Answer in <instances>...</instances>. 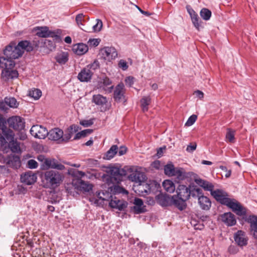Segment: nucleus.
Returning a JSON list of instances; mask_svg holds the SVG:
<instances>
[{
  "label": "nucleus",
  "instance_id": "nucleus-1",
  "mask_svg": "<svg viewBox=\"0 0 257 257\" xmlns=\"http://www.w3.org/2000/svg\"><path fill=\"white\" fill-rule=\"evenodd\" d=\"M15 133L7 126L4 129H0V147L7 148L8 146L13 153L21 152L20 144L15 138Z\"/></svg>",
  "mask_w": 257,
  "mask_h": 257
},
{
  "label": "nucleus",
  "instance_id": "nucleus-2",
  "mask_svg": "<svg viewBox=\"0 0 257 257\" xmlns=\"http://www.w3.org/2000/svg\"><path fill=\"white\" fill-rule=\"evenodd\" d=\"M42 182L45 188L55 190L62 183L64 179L63 174L55 170H48L42 175Z\"/></svg>",
  "mask_w": 257,
  "mask_h": 257
},
{
  "label": "nucleus",
  "instance_id": "nucleus-3",
  "mask_svg": "<svg viewBox=\"0 0 257 257\" xmlns=\"http://www.w3.org/2000/svg\"><path fill=\"white\" fill-rule=\"evenodd\" d=\"M106 173L109 175L111 181L114 183H118L122 181L125 171L122 169L114 166H109L106 168Z\"/></svg>",
  "mask_w": 257,
  "mask_h": 257
},
{
  "label": "nucleus",
  "instance_id": "nucleus-4",
  "mask_svg": "<svg viewBox=\"0 0 257 257\" xmlns=\"http://www.w3.org/2000/svg\"><path fill=\"white\" fill-rule=\"evenodd\" d=\"M225 205L238 216H243L246 213V209L234 198H229Z\"/></svg>",
  "mask_w": 257,
  "mask_h": 257
},
{
  "label": "nucleus",
  "instance_id": "nucleus-5",
  "mask_svg": "<svg viewBox=\"0 0 257 257\" xmlns=\"http://www.w3.org/2000/svg\"><path fill=\"white\" fill-rule=\"evenodd\" d=\"M4 55L12 60L18 59L21 57L22 53L21 50L18 48L15 44L10 43L7 46L4 51Z\"/></svg>",
  "mask_w": 257,
  "mask_h": 257
},
{
  "label": "nucleus",
  "instance_id": "nucleus-6",
  "mask_svg": "<svg viewBox=\"0 0 257 257\" xmlns=\"http://www.w3.org/2000/svg\"><path fill=\"white\" fill-rule=\"evenodd\" d=\"M31 134L36 138L44 139L48 136V131L45 127L34 125L30 130Z\"/></svg>",
  "mask_w": 257,
  "mask_h": 257
},
{
  "label": "nucleus",
  "instance_id": "nucleus-7",
  "mask_svg": "<svg viewBox=\"0 0 257 257\" xmlns=\"http://www.w3.org/2000/svg\"><path fill=\"white\" fill-rule=\"evenodd\" d=\"M211 195L217 202L224 205L229 198L228 193L222 189L213 190Z\"/></svg>",
  "mask_w": 257,
  "mask_h": 257
},
{
  "label": "nucleus",
  "instance_id": "nucleus-8",
  "mask_svg": "<svg viewBox=\"0 0 257 257\" xmlns=\"http://www.w3.org/2000/svg\"><path fill=\"white\" fill-rule=\"evenodd\" d=\"M8 123L10 127L15 130H21L24 127L23 119L19 116H13L8 119Z\"/></svg>",
  "mask_w": 257,
  "mask_h": 257
},
{
  "label": "nucleus",
  "instance_id": "nucleus-9",
  "mask_svg": "<svg viewBox=\"0 0 257 257\" xmlns=\"http://www.w3.org/2000/svg\"><path fill=\"white\" fill-rule=\"evenodd\" d=\"M100 53L105 60L110 61L117 56V52L113 47H104L100 50Z\"/></svg>",
  "mask_w": 257,
  "mask_h": 257
},
{
  "label": "nucleus",
  "instance_id": "nucleus-10",
  "mask_svg": "<svg viewBox=\"0 0 257 257\" xmlns=\"http://www.w3.org/2000/svg\"><path fill=\"white\" fill-rule=\"evenodd\" d=\"M125 88L124 85L122 83H119L115 88L113 97L115 101L122 102L125 101Z\"/></svg>",
  "mask_w": 257,
  "mask_h": 257
},
{
  "label": "nucleus",
  "instance_id": "nucleus-11",
  "mask_svg": "<svg viewBox=\"0 0 257 257\" xmlns=\"http://www.w3.org/2000/svg\"><path fill=\"white\" fill-rule=\"evenodd\" d=\"M37 179V175L31 171L26 172L21 175V182L27 185L34 184Z\"/></svg>",
  "mask_w": 257,
  "mask_h": 257
},
{
  "label": "nucleus",
  "instance_id": "nucleus-12",
  "mask_svg": "<svg viewBox=\"0 0 257 257\" xmlns=\"http://www.w3.org/2000/svg\"><path fill=\"white\" fill-rule=\"evenodd\" d=\"M177 196L185 201L188 200L190 197L189 186L184 185H179L176 189Z\"/></svg>",
  "mask_w": 257,
  "mask_h": 257
},
{
  "label": "nucleus",
  "instance_id": "nucleus-13",
  "mask_svg": "<svg viewBox=\"0 0 257 257\" xmlns=\"http://www.w3.org/2000/svg\"><path fill=\"white\" fill-rule=\"evenodd\" d=\"M234 239L236 244L239 246H243L247 244V237L245 233L242 230H238L234 234Z\"/></svg>",
  "mask_w": 257,
  "mask_h": 257
},
{
  "label": "nucleus",
  "instance_id": "nucleus-14",
  "mask_svg": "<svg viewBox=\"0 0 257 257\" xmlns=\"http://www.w3.org/2000/svg\"><path fill=\"white\" fill-rule=\"evenodd\" d=\"M127 203L123 200L116 197L112 198L109 202V206L114 209L121 211L126 207Z\"/></svg>",
  "mask_w": 257,
  "mask_h": 257
},
{
  "label": "nucleus",
  "instance_id": "nucleus-15",
  "mask_svg": "<svg viewBox=\"0 0 257 257\" xmlns=\"http://www.w3.org/2000/svg\"><path fill=\"white\" fill-rule=\"evenodd\" d=\"M128 179L131 181L141 185L142 183L144 182L146 180V176L142 172L135 171L128 176Z\"/></svg>",
  "mask_w": 257,
  "mask_h": 257
},
{
  "label": "nucleus",
  "instance_id": "nucleus-16",
  "mask_svg": "<svg viewBox=\"0 0 257 257\" xmlns=\"http://www.w3.org/2000/svg\"><path fill=\"white\" fill-rule=\"evenodd\" d=\"M93 74V72L85 67L78 73L77 78L81 82H88L91 79Z\"/></svg>",
  "mask_w": 257,
  "mask_h": 257
},
{
  "label": "nucleus",
  "instance_id": "nucleus-17",
  "mask_svg": "<svg viewBox=\"0 0 257 257\" xmlns=\"http://www.w3.org/2000/svg\"><path fill=\"white\" fill-rule=\"evenodd\" d=\"M19 73L16 70L13 69L3 70L1 73V77L5 81H9L10 79H14L18 77Z\"/></svg>",
  "mask_w": 257,
  "mask_h": 257
},
{
  "label": "nucleus",
  "instance_id": "nucleus-18",
  "mask_svg": "<svg viewBox=\"0 0 257 257\" xmlns=\"http://www.w3.org/2000/svg\"><path fill=\"white\" fill-rule=\"evenodd\" d=\"M220 217L222 221L227 226H233L236 222L235 215L231 212L224 213Z\"/></svg>",
  "mask_w": 257,
  "mask_h": 257
},
{
  "label": "nucleus",
  "instance_id": "nucleus-19",
  "mask_svg": "<svg viewBox=\"0 0 257 257\" xmlns=\"http://www.w3.org/2000/svg\"><path fill=\"white\" fill-rule=\"evenodd\" d=\"M15 62L13 60L5 57H0V68L3 70L11 69L14 68Z\"/></svg>",
  "mask_w": 257,
  "mask_h": 257
},
{
  "label": "nucleus",
  "instance_id": "nucleus-20",
  "mask_svg": "<svg viewBox=\"0 0 257 257\" xmlns=\"http://www.w3.org/2000/svg\"><path fill=\"white\" fill-rule=\"evenodd\" d=\"M63 132L62 130L55 128L48 132V137L49 139L54 141H63Z\"/></svg>",
  "mask_w": 257,
  "mask_h": 257
},
{
  "label": "nucleus",
  "instance_id": "nucleus-21",
  "mask_svg": "<svg viewBox=\"0 0 257 257\" xmlns=\"http://www.w3.org/2000/svg\"><path fill=\"white\" fill-rule=\"evenodd\" d=\"M198 201L200 207L202 210H208L211 206V202L210 199L204 196L203 194L199 197Z\"/></svg>",
  "mask_w": 257,
  "mask_h": 257
},
{
  "label": "nucleus",
  "instance_id": "nucleus-22",
  "mask_svg": "<svg viewBox=\"0 0 257 257\" xmlns=\"http://www.w3.org/2000/svg\"><path fill=\"white\" fill-rule=\"evenodd\" d=\"M79 127L76 125H72L70 126L65 134H63V141L67 142L70 140L72 137L73 135L78 131Z\"/></svg>",
  "mask_w": 257,
  "mask_h": 257
},
{
  "label": "nucleus",
  "instance_id": "nucleus-23",
  "mask_svg": "<svg viewBox=\"0 0 257 257\" xmlns=\"http://www.w3.org/2000/svg\"><path fill=\"white\" fill-rule=\"evenodd\" d=\"M72 50L75 54L78 55H82L88 51V48L87 45L85 44L78 43L73 46Z\"/></svg>",
  "mask_w": 257,
  "mask_h": 257
},
{
  "label": "nucleus",
  "instance_id": "nucleus-24",
  "mask_svg": "<svg viewBox=\"0 0 257 257\" xmlns=\"http://www.w3.org/2000/svg\"><path fill=\"white\" fill-rule=\"evenodd\" d=\"M172 201L173 205H174L180 210H183L186 208V201L178 198L176 195L172 196Z\"/></svg>",
  "mask_w": 257,
  "mask_h": 257
},
{
  "label": "nucleus",
  "instance_id": "nucleus-25",
  "mask_svg": "<svg viewBox=\"0 0 257 257\" xmlns=\"http://www.w3.org/2000/svg\"><path fill=\"white\" fill-rule=\"evenodd\" d=\"M17 46L18 48L21 50L22 55L25 51L31 52L34 49V47L31 42L27 40L19 42Z\"/></svg>",
  "mask_w": 257,
  "mask_h": 257
},
{
  "label": "nucleus",
  "instance_id": "nucleus-26",
  "mask_svg": "<svg viewBox=\"0 0 257 257\" xmlns=\"http://www.w3.org/2000/svg\"><path fill=\"white\" fill-rule=\"evenodd\" d=\"M188 13H189L192 22L194 27L197 29L199 30L200 24L199 23V18L197 14L189 6L186 7Z\"/></svg>",
  "mask_w": 257,
  "mask_h": 257
},
{
  "label": "nucleus",
  "instance_id": "nucleus-27",
  "mask_svg": "<svg viewBox=\"0 0 257 257\" xmlns=\"http://www.w3.org/2000/svg\"><path fill=\"white\" fill-rule=\"evenodd\" d=\"M195 182L205 191H210V194H211V192H213L214 185L211 182L201 179H196Z\"/></svg>",
  "mask_w": 257,
  "mask_h": 257
},
{
  "label": "nucleus",
  "instance_id": "nucleus-28",
  "mask_svg": "<svg viewBox=\"0 0 257 257\" xmlns=\"http://www.w3.org/2000/svg\"><path fill=\"white\" fill-rule=\"evenodd\" d=\"M92 102L96 105L102 107L106 104L107 100L106 97L101 94H95L92 96Z\"/></svg>",
  "mask_w": 257,
  "mask_h": 257
},
{
  "label": "nucleus",
  "instance_id": "nucleus-29",
  "mask_svg": "<svg viewBox=\"0 0 257 257\" xmlns=\"http://www.w3.org/2000/svg\"><path fill=\"white\" fill-rule=\"evenodd\" d=\"M134 203L135 204L134 210L136 213L139 214L145 211L143 201L141 199L135 198Z\"/></svg>",
  "mask_w": 257,
  "mask_h": 257
},
{
  "label": "nucleus",
  "instance_id": "nucleus-30",
  "mask_svg": "<svg viewBox=\"0 0 257 257\" xmlns=\"http://www.w3.org/2000/svg\"><path fill=\"white\" fill-rule=\"evenodd\" d=\"M111 81L109 78L105 77L100 79L97 84V88L102 90H106V87L111 84Z\"/></svg>",
  "mask_w": 257,
  "mask_h": 257
},
{
  "label": "nucleus",
  "instance_id": "nucleus-31",
  "mask_svg": "<svg viewBox=\"0 0 257 257\" xmlns=\"http://www.w3.org/2000/svg\"><path fill=\"white\" fill-rule=\"evenodd\" d=\"M55 59L59 64L64 65L68 60V54L67 52H61L57 53Z\"/></svg>",
  "mask_w": 257,
  "mask_h": 257
},
{
  "label": "nucleus",
  "instance_id": "nucleus-32",
  "mask_svg": "<svg viewBox=\"0 0 257 257\" xmlns=\"http://www.w3.org/2000/svg\"><path fill=\"white\" fill-rule=\"evenodd\" d=\"M189 192L190 196L195 198L198 199L203 194L202 190L196 186H189Z\"/></svg>",
  "mask_w": 257,
  "mask_h": 257
},
{
  "label": "nucleus",
  "instance_id": "nucleus-33",
  "mask_svg": "<svg viewBox=\"0 0 257 257\" xmlns=\"http://www.w3.org/2000/svg\"><path fill=\"white\" fill-rule=\"evenodd\" d=\"M250 232L254 238L257 239V216H253L250 221Z\"/></svg>",
  "mask_w": 257,
  "mask_h": 257
},
{
  "label": "nucleus",
  "instance_id": "nucleus-34",
  "mask_svg": "<svg viewBox=\"0 0 257 257\" xmlns=\"http://www.w3.org/2000/svg\"><path fill=\"white\" fill-rule=\"evenodd\" d=\"M7 161V164L13 167H17V166H20V158L17 156L12 155L9 156L8 158Z\"/></svg>",
  "mask_w": 257,
  "mask_h": 257
},
{
  "label": "nucleus",
  "instance_id": "nucleus-35",
  "mask_svg": "<svg viewBox=\"0 0 257 257\" xmlns=\"http://www.w3.org/2000/svg\"><path fill=\"white\" fill-rule=\"evenodd\" d=\"M157 202L162 206H168L170 204V198L167 196L160 194L156 197Z\"/></svg>",
  "mask_w": 257,
  "mask_h": 257
},
{
  "label": "nucleus",
  "instance_id": "nucleus-36",
  "mask_svg": "<svg viewBox=\"0 0 257 257\" xmlns=\"http://www.w3.org/2000/svg\"><path fill=\"white\" fill-rule=\"evenodd\" d=\"M163 186L164 189L168 192L172 193L175 190L174 183L171 180H166L163 182Z\"/></svg>",
  "mask_w": 257,
  "mask_h": 257
},
{
  "label": "nucleus",
  "instance_id": "nucleus-37",
  "mask_svg": "<svg viewBox=\"0 0 257 257\" xmlns=\"http://www.w3.org/2000/svg\"><path fill=\"white\" fill-rule=\"evenodd\" d=\"M48 27H38L35 28L36 31V35L40 38H47Z\"/></svg>",
  "mask_w": 257,
  "mask_h": 257
},
{
  "label": "nucleus",
  "instance_id": "nucleus-38",
  "mask_svg": "<svg viewBox=\"0 0 257 257\" xmlns=\"http://www.w3.org/2000/svg\"><path fill=\"white\" fill-rule=\"evenodd\" d=\"M151 102V98L150 96H144L140 100L141 106L144 112L147 111L148 110V106Z\"/></svg>",
  "mask_w": 257,
  "mask_h": 257
},
{
  "label": "nucleus",
  "instance_id": "nucleus-39",
  "mask_svg": "<svg viewBox=\"0 0 257 257\" xmlns=\"http://www.w3.org/2000/svg\"><path fill=\"white\" fill-rule=\"evenodd\" d=\"M5 98V101L7 104L8 107L12 108H17L19 105V103L18 102L17 99L14 97H6Z\"/></svg>",
  "mask_w": 257,
  "mask_h": 257
},
{
  "label": "nucleus",
  "instance_id": "nucleus-40",
  "mask_svg": "<svg viewBox=\"0 0 257 257\" xmlns=\"http://www.w3.org/2000/svg\"><path fill=\"white\" fill-rule=\"evenodd\" d=\"M62 34V30L61 29H57L55 31L48 30L47 38L51 37L54 38L56 41L59 42L61 41L60 36Z\"/></svg>",
  "mask_w": 257,
  "mask_h": 257
},
{
  "label": "nucleus",
  "instance_id": "nucleus-41",
  "mask_svg": "<svg viewBox=\"0 0 257 257\" xmlns=\"http://www.w3.org/2000/svg\"><path fill=\"white\" fill-rule=\"evenodd\" d=\"M173 176L176 177L177 178L180 180H183L186 177L184 170L181 168H176Z\"/></svg>",
  "mask_w": 257,
  "mask_h": 257
},
{
  "label": "nucleus",
  "instance_id": "nucleus-42",
  "mask_svg": "<svg viewBox=\"0 0 257 257\" xmlns=\"http://www.w3.org/2000/svg\"><path fill=\"white\" fill-rule=\"evenodd\" d=\"M118 148L116 145L112 146L105 154L106 158L110 160L114 157L117 152Z\"/></svg>",
  "mask_w": 257,
  "mask_h": 257
},
{
  "label": "nucleus",
  "instance_id": "nucleus-43",
  "mask_svg": "<svg viewBox=\"0 0 257 257\" xmlns=\"http://www.w3.org/2000/svg\"><path fill=\"white\" fill-rule=\"evenodd\" d=\"M175 169L172 164H168L164 166V173L168 176H173Z\"/></svg>",
  "mask_w": 257,
  "mask_h": 257
},
{
  "label": "nucleus",
  "instance_id": "nucleus-44",
  "mask_svg": "<svg viewBox=\"0 0 257 257\" xmlns=\"http://www.w3.org/2000/svg\"><path fill=\"white\" fill-rule=\"evenodd\" d=\"M78 186L81 190L85 192H89L92 188L91 185L82 180L78 181Z\"/></svg>",
  "mask_w": 257,
  "mask_h": 257
},
{
  "label": "nucleus",
  "instance_id": "nucleus-45",
  "mask_svg": "<svg viewBox=\"0 0 257 257\" xmlns=\"http://www.w3.org/2000/svg\"><path fill=\"white\" fill-rule=\"evenodd\" d=\"M211 14V12L206 8L202 9L200 12V16L205 21H208L210 19Z\"/></svg>",
  "mask_w": 257,
  "mask_h": 257
},
{
  "label": "nucleus",
  "instance_id": "nucleus-46",
  "mask_svg": "<svg viewBox=\"0 0 257 257\" xmlns=\"http://www.w3.org/2000/svg\"><path fill=\"white\" fill-rule=\"evenodd\" d=\"M235 132L230 128H227L225 138L226 141L229 143H233L234 141Z\"/></svg>",
  "mask_w": 257,
  "mask_h": 257
},
{
  "label": "nucleus",
  "instance_id": "nucleus-47",
  "mask_svg": "<svg viewBox=\"0 0 257 257\" xmlns=\"http://www.w3.org/2000/svg\"><path fill=\"white\" fill-rule=\"evenodd\" d=\"M42 95V92L39 89L34 88L29 91V96L35 99H38Z\"/></svg>",
  "mask_w": 257,
  "mask_h": 257
},
{
  "label": "nucleus",
  "instance_id": "nucleus-48",
  "mask_svg": "<svg viewBox=\"0 0 257 257\" xmlns=\"http://www.w3.org/2000/svg\"><path fill=\"white\" fill-rule=\"evenodd\" d=\"M51 168L57 169L58 170H63L65 169V166L62 164L59 163L56 160L53 159Z\"/></svg>",
  "mask_w": 257,
  "mask_h": 257
},
{
  "label": "nucleus",
  "instance_id": "nucleus-49",
  "mask_svg": "<svg viewBox=\"0 0 257 257\" xmlns=\"http://www.w3.org/2000/svg\"><path fill=\"white\" fill-rule=\"evenodd\" d=\"M113 192L114 194H127L128 192L123 188L118 185H114L113 187Z\"/></svg>",
  "mask_w": 257,
  "mask_h": 257
},
{
  "label": "nucleus",
  "instance_id": "nucleus-50",
  "mask_svg": "<svg viewBox=\"0 0 257 257\" xmlns=\"http://www.w3.org/2000/svg\"><path fill=\"white\" fill-rule=\"evenodd\" d=\"M197 115L193 114L191 115L185 123V125L190 126L193 125L197 119Z\"/></svg>",
  "mask_w": 257,
  "mask_h": 257
},
{
  "label": "nucleus",
  "instance_id": "nucleus-51",
  "mask_svg": "<svg viewBox=\"0 0 257 257\" xmlns=\"http://www.w3.org/2000/svg\"><path fill=\"white\" fill-rule=\"evenodd\" d=\"M38 163L33 159H31L28 161L27 167L31 169H36L38 167Z\"/></svg>",
  "mask_w": 257,
  "mask_h": 257
},
{
  "label": "nucleus",
  "instance_id": "nucleus-52",
  "mask_svg": "<svg viewBox=\"0 0 257 257\" xmlns=\"http://www.w3.org/2000/svg\"><path fill=\"white\" fill-rule=\"evenodd\" d=\"M53 161L52 159L46 158L43 164V169L51 168V165Z\"/></svg>",
  "mask_w": 257,
  "mask_h": 257
},
{
  "label": "nucleus",
  "instance_id": "nucleus-53",
  "mask_svg": "<svg viewBox=\"0 0 257 257\" xmlns=\"http://www.w3.org/2000/svg\"><path fill=\"white\" fill-rule=\"evenodd\" d=\"M76 22L77 23V25L81 27V26H82V21L84 20V15L83 14H79L77 15L75 18Z\"/></svg>",
  "mask_w": 257,
  "mask_h": 257
},
{
  "label": "nucleus",
  "instance_id": "nucleus-54",
  "mask_svg": "<svg viewBox=\"0 0 257 257\" xmlns=\"http://www.w3.org/2000/svg\"><path fill=\"white\" fill-rule=\"evenodd\" d=\"M9 107L5 101V98L4 100H0V110L4 112H8Z\"/></svg>",
  "mask_w": 257,
  "mask_h": 257
},
{
  "label": "nucleus",
  "instance_id": "nucleus-55",
  "mask_svg": "<svg viewBox=\"0 0 257 257\" xmlns=\"http://www.w3.org/2000/svg\"><path fill=\"white\" fill-rule=\"evenodd\" d=\"M102 27V22L100 20H97V23L93 26L94 31H100Z\"/></svg>",
  "mask_w": 257,
  "mask_h": 257
},
{
  "label": "nucleus",
  "instance_id": "nucleus-56",
  "mask_svg": "<svg viewBox=\"0 0 257 257\" xmlns=\"http://www.w3.org/2000/svg\"><path fill=\"white\" fill-rule=\"evenodd\" d=\"M118 65L119 67L121 68L122 70L124 71L126 70L128 68V65L127 64L126 62L123 59H121L119 60Z\"/></svg>",
  "mask_w": 257,
  "mask_h": 257
},
{
  "label": "nucleus",
  "instance_id": "nucleus-57",
  "mask_svg": "<svg viewBox=\"0 0 257 257\" xmlns=\"http://www.w3.org/2000/svg\"><path fill=\"white\" fill-rule=\"evenodd\" d=\"M100 43V40L98 39H90L88 40V43L91 46H97Z\"/></svg>",
  "mask_w": 257,
  "mask_h": 257
},
{
  "label": "nucleus",
  "instance_id": "nucleus-58",
  "mask_svg": "<svg viewBox=\"0 0 257 257\" xmlns=\"http://www.w3.org/2000/svg\"><path fill=\"white\" fill-rule=\"evenodd\" d=\"M134 77L132 76H128L125 79V82L127 86L129 87L132 86L134 83Z\"/></svg>",
  "mask_w": 257,
  "mask_h": 257
},
{
  "label": "nucleus",
  "instance_id": "nucleus-59",
  "mask_svg": "<svg viewBox=\"0 0 257 257\" xmlns=\"http://www.w3.org/2000/svg\"><path fill=\"white\" fill-rule=\"evenodd\" d=\"M93 120L91 119L82 120L80 122V124L85 127L90 126L93 124Z\"/></svg>",
  "mask_w": 257,
  "mask_h": 257
},
{
  "label": "nucleus",
  "instance_id": "nucleus-60",
  "mask_svg": "<svg viewBox=\"0 0 257 257\" xmlns=\"http://www.w3.org/2000/svg\"><path fill=\"white\" fill-rule=\"evenodd\" d=\"M228 251L231 254H235L238 252V249L235 245H230L228 247Z\"/></svg>",
  "mask_w": 257,
  "mask_h": 257
},
{
  "label": "nucleus",
  "instance_id": "nucleus-61",
  "mask_svg": "<svg viewBox=\"0 0 257 257\" xmlns=\"http://www.w3.org/2000/svg\"><path fill=\"white\" fill-rule=\"evenodd\" d=\"M6 121L5 118L0 114V129H4L6 127Z\"/></svg>",
  "mask_w": 257,
  "mask_h": 257
},
{
  "label": "nucleus",
  "instance_id": "nucleus-62",
  "mask_svg": "<svg viewBox=\"0 0 257 257\" xmlns=\"http://www.w3.org/2000/svg\"><path fill=\"white\" fill-rule=\"evenodd\" d=\"M197 145L196 144H194L193 145H192L190 144V145H188L186 148V151L188 152H193L194 151H195L196 149Z\"/></svg>",
  "mask_w": 257,
  "mask_h": 257
},
{
  "label": "nucleus",
  "instance_id": "nucleus-63",
  "mask_svg": "<svg viewBox=\"0 0 257 257\" xmlns=\"http://www.w3.org/2000/svg\"><path fill=\"white\" fill-rule=\"evenodd\" d=\"M98 62H94V63L91 64H89V65H88L86 67V68H88V69H89L90 70V69H92L93 70L96 69L98 67Z\"/></svg>",
  "mask_w": 257,
  "mask_h": 257
},
{
  "label": "nucleus",
  "instance_id": "nucleus-64",
  "mask_svg": "<svg viewBox=\"0 0 257 257\" xmlns=\"http://www.w3.org/2000/svg\"><path fill=\"white\" fill-rule=\"evenodd\" d=\"M127 149L126 147L124 146H121L120 147L119 150H118V155L119 156H122L124 154H125L126 152Z\"/></svg>",
  "mask_w": 257,
  "mask_h": 257
}]
</instances>
